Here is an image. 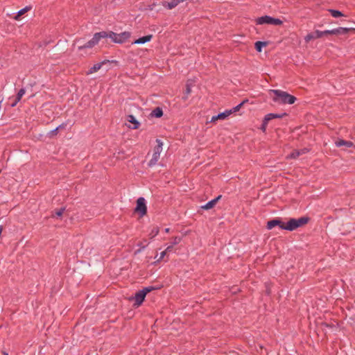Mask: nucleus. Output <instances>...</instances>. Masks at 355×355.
<instances>
[{"label":"nucleus","instance_id":"f257e3e1","mask_svg":"<svg viewBox=\"0 0 355 355\" xmlns=\"http://www.w3.org/2000/svg\"><path fill=\"white\" fill-rule=\"evenodd\" d=\"M269 94L272 101L278 104L292 105L296 101L294 96L280 89H270Z\"/></svg>","mask_w":355,"mask_h":355},{"label":"nucleus","instance_id":"f03ea898","mask_svg":"<svg viewBox=\"0 0 355 355\" xmlns=\"http://www.w3.org/2000/svg\"><path fill=\"white\" fill-rule=\"evenodd\" d=\"M309 221V218L306 216L299 218H291L287 223H284V225L281 226V229L288 231H293L297 228L306 225Z\"/></svg>","mask_w":355,"mask_h":355},{"label":"nucleus","instance_id":"7ed1b4c3","mask_svg":"<svg viewBox=\"0 0 355 355\" xmlns=\"http://www.w3.org/2000/svg\"><path fill=\"white\" fill-rule=\"evenodd\" d=\"M106 38H110L114 43L123 44L130 37V33L128 31H124L121 33H116L112 31L106 32Z\"/></svg>","mask_w":355,"mask_h":355},{"label":"nucleus","instance_id":"20e7f679","mask_svg":"<svg viewBox=\"0 0 355 355\" xmlns=\"http://www.w3.org/2000/svg\"><path fill=\"white\" fill-rule=\"evenodd\" d=\"M153 290V288L151 286L146 287L144 289L137 292L134 297H132L130 298V300H134L135 301L134 306L136 307H138L144 302L147 293L150 292Z\"/></svg>","mask_w":355,"mask_h":355},{"label":"nucleus","instance_id":"39448f33","mask_svg":"<svg viewBox=\"0 0 355 355\" xmlns=\"http://www.w3.org/2000/svg\"><path fill=\"white\" fill-rule=\"evenodd\" d=\"M103 38H106L105 31L96 33L89 41H88L85 44L78 46V50L91 49L96 45Z\"/></svg>","mask_w":355,"mask_h":355},{"label":"nucleus","instance_id":"423d86ee","mask_svg":"<svg viewBox=\"0 0 355 355\" xmlns=\"http://www.w3.org/2000/svg\"><path fill=\"white\" fill-rule=\"evenodd\" d=\"M255 23L257 25L271 24L275 26H280L283 24V21L279 19L274 18L268 15H265L257 18L255 19Z\"/></svg>","mask_w":355,"mask_h":355},{"label":"nucleus","instance_id":"0eeeda50","mask_svg":"<svg viewBox=\"0 0 355 355\" xmlns=\"http://www.w3.org/2000/svg\"><path fill=\"white\" fill-rule=\"evenodd\" d=\"M156 142L157 143V145L153 149V153L152 155V158L148 162L149 166H153L157 163V162L160 157V154L162 151V146H163L162 141L159 139H157Z\"/></svg>","mask_w":355,"mask_h":355},{"label":"nucleus","instance_id":"6e6552de","mask_svg":"<svg viewBox=\"0 0 355 355\" xmlns=\"http://www.w3.org/2000/svg\"><path fill=\"white\" fill-rule=\"evenodd\" d=\"M135 211L138 213L141 217L145 216L147 213V207L146 200L143 197H140L137 200V205Z\"/></svg>","mask_w":355,"mask_h":355},{"label":"nucleus","instance_id":"1a4fd4ad","mask_svg":"<svg viewBox=\"0 0 355 355\" xmlns=\"http://www.w3.org/2000/svg\"><path fill=\"white\" fill-rule=\"evenodd\" d=\"M351 30H354V28L339 27L332 30H326L325 33H327V35H343L347 33Z\"/></svg>","mask_w":355,"mask_h":355},{"label":"nucleus","instance_id":"9d476101","mask_svg":"<svg viewBox=\"0 0 355 355\" xmlns=\"http://www.w3.org/2000/svg\"><path fill=\"white\" fill-rule=\"evenodd\" d=\"M232 113V110H225V112L220 113L216 116H213L211 119V122H215L217 120H224L227 118Z\"/></svg>","mask_w":355,"mask_h":355},{"label":"nucleus","instance_id":"9b49d317","mask_svg":"<svg viewBox=\"0 0 355 355\" xmlns=\"http://www.w3.org/2000/svg\"><path fill=\"white\" fill-rule=\"evenodd\" d=\"M127 121L130 123H131V125H129V128H130V129L136 130V129H138L140 126V123L132 114L128 116Z\"/></svg>","mask_w":355,"mask_h":355},{"label":"nucleus","instance_id":"f8f14e48","mask_svg":"<svg viewBox=\"0 0 355 355\" xmlns=\"http://www.w3.org/2000/svg\"><path fill=\"white\" fill-rule=\"evenodd\" d=\"M108 60H104L101 62L95 64L93 67H92L86 73L87 75L92 74L96 71H98L103 64L108 62Z\"/></svg>","mask_w":355,"mask_h":355},{"label":"nucleus","instance_id":"ddd939ff","mask_svg":"<svg viewBox=\"0 0 355 355\" xmlns=\"http://www.w3.org/2000/svg\"><path fill=\"white\" fill-rule=\"evenodd\" d=\"M335 145L337 147L345 146L346 148H351L354 146V144L350 141H345V140L339 139L335 141Z\"/></svg>","mask_w":355,"mask_h":355},{"label":"nucleus","instance_id":"4468645a","mask_svg":"<svg viewBox=\"0 0 355 355\" xmlns=\"http://www.w3.org/2000/svg\"><path fill=\"white\" fill-rule=\"evenodd\" d=\"M308 151L306 148H304L302 150H295L290 155H288L286 158L287 159H295L298 157L300 155L306 153Z\"/></svg>","mask_w":355,"mask_h":355},{"label":"nucleus","instance_id":"2eb2a0df","mask_svg":"<svg viewBox=\"0 0 355 355\" xmlns=\"http://www.w3.org/2000/svg\"><path fill=\"white\" fill-rule=\"evenodd\" d=\"M220 198H221V196H217L216 198L210 200L209 202L206 203L205 205L202 206V208L203 209H206V210L213 208L216 205V202L220 199Z\"/></svg>","mask_w":355,"mask_h":355},{"label":"nucleus","instance_id":"dca6fc26","mask_svg":"<svg viewBox=\"0 0 355 355\" xmlns=\"http://www.w3.org/2000/svg\"><path fill=\"white\" fill-rule=\"evenodd\" d=\"M282 225H284V223H282L281 220H279L278 219H274V220H269L267 223L266 227H267L268 230H272L275 226H279L281 228V226H282Z\"/></svg>","mask_w":355,"mask_h":355},{"label":"nucleus","instance_id":"f3484780","mask_svg":"<svg viewBox=\"0 0 355 355\" xmlns=\"http://www.w3.org/2000/svg\"><path fill=\"white\" fill-rule=\"evenodd\" d=\"M153 38L152 35H148L135 40L132 44H141L150 42Z\"/></svg>","mask_w":355,"mask_h":355},{"label":"nucleus","instance_id":"a211bd4d","mask_svg":"<svg viewBox=\"0 0 355 355\" xmlns=\"http://www.w3.org/2000/svg\"><path fill=\"white\" fill-rule=\"evenodd\" d=\"M285 115H286V113H284L282 114H273V113L268 114L264 117L265 118V123H268V121L272 119L282 118Z\"/></svg>","mask_w":355,"mask_h":355},{"label":"nucleus","instance_id":"6ab92c4d","mask_svg":"<svg viewBox=\"0 0 355 355\" xmlns=\"http://www.w3.org/2000/svg\"><path fill=\"white\" fill-rule=\"evenodd\" d=\"M191 84L189 82L186 84V89L184 94V96H182V98L186 101L188 98L189 95L191 92Z\"/></svg>","mask_w":355,"mask_h":355},{"label":"nucleus","instance_id":"aec40b11","mask_svg":"<svg viewBox=\"0 0 355 355\" xmlns=\"http://www.w3.org/2000/svg\"><path fill=\"white\" fill-rule=\"evenodd\" d=\"M162 115H163L162 109L159 107H156L155 109H154L153 110V112H151V116H154V117H156V118H159Z\"/></svg>","mask_w":355,"mask_h":355},{"label":"nucleus","instance_id":"412c9836","mask_svg":"<svg viewBox=\"0 0 355 355\" xmlns=\"http://www.w3.org/2000/svg\"><path fill=\"white\" fill-rule=\"evenodd\" d=\"M266 45L267 42L261 41L256 42L254 44L255 49L258 52H261L262 48L266 46Z\"/></svg>","mask_w":355,"mask_h":355},{"label":"nucleus","instance_id":"4be33fe9","mask_svg":"<svg viewBox=\"0 0 355 355\" xmlns=\"http://www.w3.org/2000/svg\"><path fill=\"white\" fill-rule=\"evenodd\" d=\"M329 12L331 13V16L335 18L344 16V15L340 11L337 10L329 9Z\"/></svg>","mask_w":355,"mask_h":355},{"label":"nucleus","instance_id":"5701e85b","mask_svg":"<svg viewBox=\"0 0 355 355\" xmlns=\"http://www.w3.org/2000/svg\"><path fill=\"white\" fill-rule=\"evenodd\" d=\"M30 8L28 7H26L24 8H22L20 10H19L17 12V15L15 17V19L16 20H19V17L21 16L22 15H24L26 12H27Z\"/></svg>","mask_w":355,"mask_h":355},{"label":"nucleus","instance_id":"b1692460","mask_svg":"<svg viewBox=\"0 0 355 355\" xmlns=\"http://www.w3.org/2000/svg\"><path fill=\"white\" fill-rule=\"evenodd\" d=\"M159 234V228L157 227H153L149 232V236L153 239Z\"/></svg>","mask_w":355,"mask_h":355},{"label":"nucleus","instance_id":"393cba45","mask_svg":"<svg viewBox=\"0 0 355 355\" xmlns=\"http://www.w3.org/2000/svg\"><path fill=\"white\" fill-rule=\"evenodd\" d=\"M25 93H26L25 89L21 88V89H19V91L18 92L17 96H16L17 102H19L21 101L22 96L25 94Z\"/></svg>","mask_w":355,"mask_h":355},{"label":"nucleus","instance_id":"a878e982","mask_svg":"<svg viewBox=\"0 0 355 355\" xmlns=\"http://www.w3.org/2000/svg\"><path fill=\"white\" fill-rule=\"evenodd\" d=\"M315 39H316V37H315V35L314 33H309L304 37V40L307 43L309 42L311 40H315Z\"/></svg>","mask_w":355,"mask_h":355},{"label":"nucleus","instance_id":"bb28decb","mask_svg":"<svg viewBox=\"0 0 355 355\" xmlns=\"http://www.w3.org/2000/svg\"><path fill=\"white\" fill-rule=\"evenodd\" d=\"M314 33H315V35L316 39H317V38L322 37V36H324V35H327V33H325V31H318V30H317V31H315L314 32Z\"/></svg>","mask_w":355,"mask_h":355},{"label":"nucleus","instance_id":"cd10ccee","mask_svg":"<svg viewBox=\"0 0 355 355\" xmlns=\"http://www.w3.org/2000/svg\"><path fill=\"white\" fill-rule=\"evenodd\" d=\"M181 241H182L181 237L175 236V237L173 238L171 245H178L179 243H180Z\"/></svg>","mask_w":355,"mask_h":355},{"label":"nucleus","instance_id":"c85d7f7f","mask_svg":"<svg viewBox=\"0 0 355 355\" xmlns=\"http://www.w3.org/2000/svg\"><path fill=\"white\" fill-rule=\"evenodd\" d=\"M247 101H243L236 106L232 108V112H236L240 110V108L243 106V105Z\"/></svg>","mask_w":355,"mask_h":355},{"label":"nucleus","instance_id":"c756f323","mask_svg":"<svg viewBox=\"0 0 355 355\" xmlns=\"http://www.w3.org/2000/svg\"><path fill=\"white\" fill-rule=\"evenodd\" d=\"M166 253H167V252L166 250L160 253L159 257V259H157V261H160L161 260H162L164 258Z\"/></svg>","mask_w":355,"mask_h":355},{"label":"nucleus","instance_id":"7c9ffc66","mask_svg":"<svg viewBox=\"0 0 355 355\" xmlns=\"http://www.w3.org/2000/svg\"><path fill=\"white\" fill-rule=\"evenodd\" d=\"M267 124L268 123H265V119H263V124H262V126H261V130L263 131H265L266 129V126H267Z\"/></svg>","mask_w":355,"mask_h":355},{"label":"nucleus","instance_id":"2f4dec72","mask_svg":"<svg viewBox=\"0 0 355 355\" xmlns=\"http://www.w3.org/2000/svg\"><path fill=\"white\" fill-rule=\"evenodd\" d=\"M173 245H168V246L166 248V250H166L167 252H171V250H172V248H173Z\"/></svg>","mask_w":355,"mask_h":355},{"label":"nucleus","instance_id":"473e14b6","mask_svg":"<svg viewBox=\"0 0 355 355\" xmlns=\"http://www.w3.org/2000/svg\"><path fill=\"white\" fill-rule=\"evenodd\" d=\"M62 213H63V210H62V209H61V210H60V211H57V212H56V215H57L58 216H62Z\"/></svg>","mask_w":355,"mask_h":355},{"label":"nucleus","instance_id":"72a5a7b5","mask_svg":"<svg viewBox=\"0 0 355 355\" xmlns=\"http://www.w3.org/2000/svg\"><path fill=\"white\" fill-rule=\"evenodd\" d=\"M19 102H17V98H15V101H13V103H12L11 104V107H15L16 106V105Z\"/></svg>","mask_w":355,"mask_h":355},{"label":"nucleus","instance_id":"f704fd0d","mask_svg":"<svg viewBox=\"0 0 355 355\" xmlns=\"http://www.w3.org/2000/svg\"><path fill=\"white\" fill-rule=\"evenodd\" d=\"M61 127V125H60L59 127H57L55 130H53V132L54 133H56V132L58 131V130Z\"/></svg>","mask_w":355,"mask_h":355},{"label":"nucleus","instance_id":"c9c22d12","mask_svg":"<svg viewBox=\"0 0 355 355\" xmlns=\"http://www.w3.org/2000/svg\"><path fill=\"white\" fill-rule=\"evenodd\" d=\"M164 232H165L166 233H168V232H170V229H169V228H166V229L164 230Z\"/></svg>","mask_w":355,"mask_h":355},{"label":"nucleus","instance_id":"e433bc0d","mask_svg":"<svg viewBox=\"0 0 355 355\" xmlns=\"http://www.w3.org/2000/svg\"><path fill=\"white\" fill-rule=\"evenodd\" d=\"M2 355H8V354L6 352H3Z\"/></svg>","mask_w":355,"mask_h":355}]
</instances>
